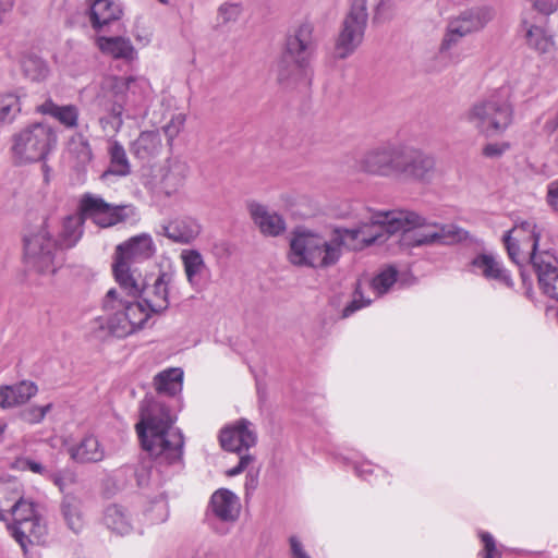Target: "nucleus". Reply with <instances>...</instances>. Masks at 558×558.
<instances>
[{"mask_svg":"<svg viewBox=\"0 0 558 558\" xmlns=\"http://www.w3.org/2000/svg\"><path fill=\"white\" fill-rule=\"evenodd\" d=\"M361 173L409 183H430L435 158L412 145L386 143L364 151L355 161Z\"/></svg>","mask_w":558,"mask_h":558,"instance_id":"f257e3e1","label":"nucleus"},{"mask_svg":"<svg viewBox=\"0 0 558 558\" xmlns=\"http://www.w3.org/2000/svg\"><path fill=\"white\" fill-rule=\"evenodd\" d=\"M174 421L168 408L159 401L145 398L142 402L141 421L135 428L143 449L159 465L182 463L184 437Z\"/></svg>","mask_w":558,"mask_h":558,"instance_id":"f03ea898","label":"nucleus"},{"mask_svg":"<svg viewBox=\"0 0 558 558\" xmlns=\"http://www.w3.org/2000/svg\"><path fill=\"white\" fill-rule=\"evenodd\" d=\"M53 219L49 218L34 233L24 236V262L29 268L41 275H53L65 262V251L70 247V214L61 218L60 240L51 236Z\"/></svg>","mask_w":558,"mask_h":558,"instance_id":"7ed1b4c3","label":"nucleus"},{"mask_svg":"<svg viewBox=\"0 0 558 558\" xmlns=\"http://www.w3.org/2000/svg\"><path fill=\"white\" fill-rule=\"evenodd\" d=\"M417 217L413 214L401 211H380L371 218L361 221L354 228H338L331 234V242L337 243L338 259L342 254V246L352 251L385 241L388 235L399 232L404 223L415 222Z\"/></svg>","mask_w":558,"mask_h":558,"instance_id":"20e7f679","label":"nucleus"},{"mask_svg":"<svg viewBox=\"0 0 558 558\" xmlns=\"http://www.w3.org/2000/svg\"><path fill=\"white\" fill-rule=\"evenodd\" d=\"M463 119L485 136L502 134L513 121L508 89L502 87L475 101L463 113Z\"/></svg>","mask_w":558,"mask_h":558,"instance_id":"39448f33","label":"nucleus"},{"mask_svg":"<svg viewBox=\"0 0 558 558\" xmlns=\"http://www.w3.org/2000/svg\"><path fill=\"white\" fill-rule=\"evenodd\" d=\"M289 259L293 265L328 268L338 262L337 243L330 238L307 230H296L290 241Z\"/></svg>","mask_w":558,"mask_h":558,"instance_id":"423d86ee","label":"nucleus"},{"mask_svg":"<svg viewBox=\"0 0 558 558\" xmlns=\"http://www.w3.org/2000/svg\"><path fill=\"white\" fill-rule=\"evenodd\" d=\"M57 145V133L46 123H33L11 137L10 153L15 165L44 161Z\"/></svg>","mask_w":558,"mask_h":558,"instance_id":"0eeeda50","label":"nucleus"},{"mask_svg":"<svg viewBox=\"0 0 558 558\" xmlns=\"http://www.w3.org/2000/svg\"><path fill=\"white\" fill-rule=\"evenodd\" d=\"M108 331L116 337H126L142 328L148 320V311L138 300L126 301L119 296L116 289H110L102 304Z\"/></svg>","mask_w":558,"mask_h":558,"instance_id":"6e6552de","label":"nucleus"},{"mask_svg":"<svg viewBox=\"0 0 558 558\" xmlns=\"http://www.w3.org/2000/svg\"><path fill=\"white\" fill-rule=\"evenodd\" d=\"M154 253V243L148 234L131 238L116 247L112 265L116 281L120 289L137 292L135 272L131 270V263L149 258Z\"/></svg>","mask_w":558,"mask_h":558,"instance_id":"1a4fd4ad","label":"nucleus"},{"mask_svg":"<svg viewBox=\"0 0 558 558\" xmlns=\"http://www.w3.org/2000/svg\"><path fill=\"white\" fill-rule=\"evenodd\" d=\"M13 522L7 527L11 536L19 543L24 555H27L28 547L45 542L47 527L41 518L37 514L35 505L21 498L13 505V512L10 513Z\"/></svg>","mask_w":558,"mask_h":558,"instance_id":"9d476101","label":"nucleus"},{"mask_svg":"<svg viewBox=\"0 0 558 558\" xmlns=\"http://www.w3.org/2000/svg\"><path fill=\"white\" fill-rule=\"evenodd\" d=\"M136 217L137 211L132 204L112 205L93 194H85L81 198L77 213L80 225L90 219L100 228H109Z\"/></svg>","mask_w":558,"mask_h":558,"instance_id":"9b49d317","label":"nucleus"},{"mask_svg":"<svg viewBox=\"0 0 558 558\" xmlns=\"http://www.w3.org/2000/svg\"><path fill=\"white\" fill-rule=\"evenodd\" d=\"M399 211L413 214L417 217V221L404 223L399 229V232L404 233L403 241L413 246L435 243L450 244L466 238V231L454 225L426 223L425 219L414 211L401 209Z\"/></svg>","mask_w":558,"mask_h":558,"instance_id":"f8f14e48","label":"nucleus"},{"mask_svg":"<svg viewBox=\"0 0 558 558\" xmlns=\"http://www.w3.org/2000/svg\"><path fill=\"white\" fill-rule=\"evenodd\" d=\"M544 230V226L538 225L534 219L517 220L504 235L510 259L518 265L525 260L533 264V257L542 253L537 252V246Z\"/></svg>","mask_w":558,"mask_h":558,"instance_id":"ddd939ff","label":"nucleus"},{"mask_svg":"<svg viewBox=\"0 0 558 558\" xmlns=\"http://www.w3.org/2000/svg\"><path fill=\"white\" fill-rule=\"evenodd\" d=\"M175 276L170 271H162L153 283H144L141 276H135L137 292L133 293L129 289H121L129 296L141 298V303L148 311V318L151 314H159L169 306V290L174 283Z\"/></svg>","mask_w":558,"mask_h":558,"instance_id":"4468645a","label":"nucleus"},{"mask_svg":"<svg viewBox=\"0 0 558 558\" xmlns=\"http://www.w3.org/2000/svg\"><path fill=\"white\" fill-rule=\"evenodd\" d=\"M492 17L490 9L475 8L450 20L440 43L439 52L444 53L449 51L452 47L457 46L463 37L483 29Z\"/></svg>","mask_w":558,"mask_h":558,"instance_id":"2eb2a0df","label":"nucleus"},{"mask_svg":"<svg viewBox=\"0 0 558 558\" xmlns=\"http://www.w3.org/2000/svg\"><path fill=\"white\" fill-rule=\"evenodd\" d=\"M366 0H354L336 44V56L345 59L361 45L367 23Z\"/></svg>","mask_w":558,"mask_h":558,"instance_id":"dca6fc26","label":"nucleus"},{"mask_svg":"<svg viewBox=\"0 0 558 558\" xmlns=\"http://www.w3.org/2000/svg\"><path fill=\"white\" fill-rule=\"evenodd\" d=\"M312 34V26L310 24H303L295 31L293 36L289 37L284 60L282 61L278 73L280 82H284L290 78V72L284 68V64L290 61L293 62L292 73L294 75L305 73L306 62L313 51Z\"/></svg>","mask_w":558,"mask_h":558,"instance_id":"f3484780","label":"nucleus"},{"mask_svg":"<svg viewBox=\"0 0 558 558\" xmlns=\"http://www.w3.org/2000/svg\"><path fill=\"white\" fill-rule=\"evenodd\" d=\"M189 167L180 160H168L153 174L151 189L168 197L175 195L184 185Z\"/></svg>","mask_w":558,"mask_h":558,"instance_id":"a211bd4d","label":"nucleus"},{"mask_svg":"<svg viewBox=\"0 0 558 558\" xmlns=\"http://www.w3.org/2000/svg\"><path fill=\"white\" fill-rule=\"evenodd\" d=\"M533 268L543 293L558 302V257L549 251H542L533 257Z\"/></svg>","mask_w":558,"mask_h":558,"instance_id":"6ab92c4d","label":"nucleus"},{"mask_svg":"<svg viewBox=\"0 0 558 558\" xmlns=\"http://www.w3.org/2000/svg\"><path fill=\"white\" fill-rule=\"evenodd\" d=\"M160 229V233L171 242L187 245L198 238L202 225L192 216H179L163 222Z\"/></svg>","mask_w":558,"mask_h":558,"instance_id":"aec40b11","label":"nucleus"},{"mask_svg":"<svg viewBox=\"0 0 558 558\" xmlns=\"http://www.w3.org/2000/svg\"><path fill=\"white\" fill-rule=\"evenodd\" d=\"M257 436L252 423L241 418L231 426L225 427L220 433V444L229 451L241 452L255 446Z\"/></svg>","mask_w":558,"mask_h":558,"instance_id":"412c9836","label":"nucleus"},{"mask_svg":"<svg viewBox=\"0 0 558 558\" xmlns=\"http://www.w3.org/2000/svg\"><path fill=\"white\" fill-rule=\"evenodd\" d=\"M12 466L17 471H29L43 475L44 477L50 480L62 494H65V489L68 487V478L62 472H51L40 462L25 456L17 457L14 460ZM62 513L64 519L68 521L70 515V504L66 501V495H64L62 502Z\"/></svg>","mask_w":558,"mask_h":558,"instance_id":"4be33fe9","label":"nucleus"},{"mask_svg":"<svg viewBox=\"0 0 558 558\" xmlns=\"http://www.w3.org/2000/svg\"><path fill=\"white\" fill-rule=\"evenodd\" d=\"M210 508L215 517L223 522H235L240 515L239 497L229 489L220 488L210 498Z\"/></svg>","mask_w":558,"mask_h":558,"instance_id":"5701e85b","label":"nucleus"},{"mask_svg":"<svg viewBox=\"0 0 558 558\" xmlns=\"http://www.w3.org/2000/svg\"><path fill=\"white\" fill-rule=\"evenodd\" d=\"M250 215L259 231L269 236H278L286 230L283 218L276 211L269 210L266 206L258 203L248 205Z\"/></svg>","mask_w":558,"mask_h":558,"instance_id":"b1692460","label":"nucleus"},{"mask_svg":"<svg viewBox=\"0 0 558 558\" xmlns=\"http://www.w3.org/2000/svg\"><path fill=\"white\" fill-rule=\"evenodd\" d=\"M96 45L102 54L112 59L132 61L137 52L132 41L123 36H98Z\"/></svg>","mask_w":558,"mask_h":558,"instance_id":"393cba45","label":"nucleus"},{"mask_svg":"<svg viewBox=\"0 0 558 558\" xmlns=\"http://www.w3.org/2000/svg\"><path fill=\"white\" fill-rule=\"evenodd\" d=\"M162 140L157 131H144L130 145L131 154L142 160L149 161L162 150Z\"/></svg>","mask_w":558,"mask_h":558,"instance_id":"a878e982","label":"nucleus"},{"mask_svg":"<svg viewBox=\"0 0 558 558\" xmlns=\"http://www.w3.org/2000/svg\"><path fill=\"white\" fill-rule=\"evenodd\" d=\"M37 386L33 381L22 380L14 385L0 387V408L10 409L26 403L37 393Z\"/></svg>","mask_w":558,"mask_h":558,"instance_id":"bb28decb","label":"nucleus"},{"mask_svg":"<svg viewBox=\"0 0 558 558\" xmlns=\"http://www.w3.org/2000/svg\"><path fill=\"white\" fill-rule=\"evenodd\" d=\"M102 522L108 530L118 535H128L134 530L130 512L124 507L116 504L105 508Z\"/></svg>","mask_w":558,"mask_h":558,"instance_id":"cd10ccee","label":"nucleus"},{"mask_svg":"<svg viewBox=\"0 0 558 558\" xmlns=\"http://www.w3.org/2000/svg\"><path fill=\"white\" fill-rule=\"evenodd\" d=\"M472 266L486 279L496 280L506 286H511L512 280L509 272L501 263L490 254H480L472 260Z\"/></svg>","mask_w":558,"mask_h":558,"instance_id":"c85d7f7f","label":"nucleus"},{"mask_svg":"<svg viewBox=\"0 0 558 558\" xmlns=\"http://www.w3.org/2000/svg\"><path fill=\"white\" fill-rule=\"evenodd\" d=\"M121 15L122 10L113 0H95L90 5V22L96 29L119 20Z\"/></svg>","mask_w":558,"mask_h":558,"instance_id":"c756f323","label":"nucleus"},{"mask_svg":"<svg viewBox=\"0 0 558 558\" xmlns=\"http://www.w3.org/2000/svg\"><path fill=\"white\" fill-rule=\"evenodd\" d=\"M110 156L109 168L102 173V178L110 174L118 177H126L131 173V163L126 156L124 147L117 141L110 143L108 148Z\"/></svg>","mask_w":558,"mask_h":558,"instance_id":"7c9ffc66","label":"nucleus"},{"mask_svg":"<svg viewBox=\"0 0 558 558\" xmlns=\"http://www.w3.org/2000/svg\"><path fill=\"white\" fill-rule=\"evenodd\" d=\"M72 458L81 462H99L105 458V449L96 436L87 435L72 450Z\"/></svg>","mask_w":558,"mask_h":558,"instance_id":"2f4dec72","label":"nucleus"},{"mask_svg":"<svg viewBox=\"0 0 558 558\" xmlns=\"http://www.w3.org/2000/svg\"><path fill=\"white\" fill-rule=\"evenodd\" d=\"M181 259L189 283L193 287L199 284L201 277L206 269L202 254L196 250H183Z\"/></svg>","mask_w":558,"mask_h":558,"instance_id":"473e14b6","label":"nucleus"},{"mask_svg":"<svg viewBox=\"0 0 558 558\" xmlns=\"http://www.w3.org/2000/svg\"><path fill=\"white\" fill-rule=\"evenodd\" d=\"M183 372L180 368H169L157 374L154 378L156 390L159 393L174 396L182 389Z\"/></svg>","mask_w":558,"mask_h":558,"instance_id":"72a5a7b5","label":"nucleus"},{"mask_svg":"<svg viewBox=\"0 0 558 558\" xmlns=\"http://www.w3.org/2000/svg\"><path fill=\"white\" fill-rule=\"evenodd\" d=\"M76 160V169L78 171H85L86 167L93 160L92 148L88 143V136L84 133H77L72 135V159Z\"/></svg>","mask_w":558,"mask_h":558,"instance_id":"f704fd0d","label":"nucleus"},{"mask_svg":"<svg viewBox=\"0 0 558 558\" xmlns=\"http://www.w3.org/2000/svg\"><path fill=\"white\" fill-rule=\"evenodd\" d=\"M22 70L24 75L34 82L43 81L48 74V68L45 61L33 53L23 57Z\"/></svg>","mask_w":558,"mask_h":558,"instance_id":"c9c22d12","label":"nucleus"},{"mask_svg":"<svg viewBox=\"0 0 558 558\" xmlns=\"http://www.w3.org/2000/svg\"><path fill=\"white\" fill-rule=\"evenodd\" d=\"M397 270L393 267H387L381 270L371 282L365 281L376 296H380L389 291L397 281Z\"/></svg>","mask_w":558,"mask_h":558,"instance_id":"e433bc0d","label":"nucleus"},{"mask_svg":"<svg viewBox=\"0 0 558 558\" xmlns=\"http://www.w3.org/2000/svg\"><path fill=\"white\" fill-rule=\"evenodd\" d=\"M20 111L21 106L16 95H0V125L12 123Z\"/></svg>","mask_w":558,"mask_h":558,"instance_id":"4c0bfd02","label":"nucleus"},{"mask_svg":"<svg viewBox=\"0 0 558 558\" xmlns=\"http://www.w3.org/2000/svg\"><path fill=\"white\" fill-rule=\"evenodd\" d=\"M22 498L20 492L8 483H0V520H5L7 513L13 512V505Z\"/></svg>","mask_w":558,"mask_h":558,"instance_id":"58836bf2","label":"nucleus"},{"mask_svg":"<svg viewBox=\"0 0 558 558\" xmlns=\"http://www.w3.org/2000/svg\"><path fill=\"white\" fill-rule=\"evenodd\" d=\"M527 44L541 53L550 52L554 48V41L542 27L532 26L526 34Z\"/></svg>","mask_w":558,"mask_h":558,"instance_id":"ea45409f","label":"nucleus"},{"mask_svg":"<svg viewBox=\"0 0 558 558\" xmlns=\"http://www.w3.org/2000/svg\"><path fill=\"white\" fill-rule=\"evenodd\" d=\"M38 111L51 116L64 126L70 128V106H58L51 99H48L38 107Z\"/></svg>","mask_w":558,"mask_h":558,"instance_id":"a19ab883","label":"nucleus"},{"mask_svg":"<svg viewBox=\"0 0 558 558\" xmlns=\"http://www.w3.org/2000/svg\"><path fill=\"white\" fill-rule=\"evenodd\" d=\"M371 302V299H364L363 281L360 280L356 283L353 300L343 308L342 316L349 317L357 310H361L362 307L369 305Z\"/></svg>","mask_w":558,"mask_h":558,"instance_id":"79ce46f5","label":"nucleus"},{"mask_svg":"<svg viewBox=\"0 0 558 558\" xmlns=\"http://www.w3.org/2000/svg\"><path fill=\"white\" fill-rule=\"evenodd\" d=\"M50 409H51L50 403L46 404L44 407L32 405V407L24 409L21 412V418L26 423L37 424V423H40L45 418L46 414L50 411Z\"/></svg>","mask_w":558,"mask_h":558,"instance_id":"37998d69","label":"nucleus"},{"mask_svg":"<svg viewBox=\"0 0 558 558\" xmlns=\"http://www.w3.org/2000/svg\"><path fill=\"white\" fill-rule=\"evenodd\" d=\"M185 123V116L182 113L174 114L171 120L162 128L168 144L171 145L173 140L180 134Z\"/></svg>","mask_w":558,"mask_h":558,"instance_id":"c03bdc74","label":"nucleus"},{"mask_svg":"<svg viewBox=\"0 0 558 558\" xmlns=\"http://www.w3.org/2000/svg\"><path fill=\"white\" fill-rule=\"evenodd\" d=\"M147 85V81L144 78H135V77H116L113 87L120 92L124 89L134 90L135 87L142 88Z\"/></svg>","mask_w":558,"mask_h":558,"instance_id":"a18cd8bd","label":"nucleus"},{"mask_svg":"<svg viewBox=\"0 0 558 558\" xmlns=\"http://www.w3.org/2000/svg\"><path fill=\"white\" fill-rule=\"evenodd\" d=\"M241 7L236 3H226L219 8V17L222 22H234L241 14Z\"/></svg>","mask_w":558,"mask_h":558,"instance_id":"49530a36","label":"nucleus"},{"mask_svg":"<svg viewBox=\"0 0 558 558\" xmlns=\"http://www.w3.org/2000/svg\"><path fill=\"white\" fill-rule=\"evenodd\" d=\"M509 144L506 142L488 143L483 147L482 154L487 158H499L509 149Z\"/></svg>","mask_w":558,"mask_h":558,"instance_id":"de8ad7c7","label":"nucleus"},{"mask_svg":"<svg viewBox=\"0 0 558 558\" xmlns=\"http://www.w3.org/2000/svg\"><path fill=\"white\" fill-rule=\"evenodd\" d=\"M481 538L482 542L484 543V558H500L496 548L494 537L487 532H482Z\"/></svg>","mask_w":558,"mask_h":558,"instance_id":"09e8293b","label":"nucleus"},{"mask_svg":"<svg viewBox=\"0 0 558 558\" xmlns=\"http://www.w3.org/2000/svg\"><path fill=\"white\" fill-rule=\"evenodd\" d=\"M533 8L544 14H550L558 9V0H527Z\"/></svg>","mask_w":558,"mask_h":558,"instance_id":"8fccbe9b","label":"nucleus"},{"mask_svg":"<svg viewBox=\"0 0 558 558\" xmlns=\"http://www.w3.org/2000/svg\"><path fill=\"white\" fill-rule=\"evenodd\" d=\"M289 543L292 558H311L296 536H291Z\"/></svg>","mask_w":558,"mask_h":558,"instance_id":"3c124183","label":"nucleus"},{"mask_svg":"<svg viewBox=\"0 0 558 558\" xmlns=\"http://www.w3.org/2000/svg\"><path fill=\"white\" fill-rule=\"evenodd\" d=\"M547 203L555 211H558V179L551 181L547 186Z\"/></svg>","mask_w":558,"mask_h":558,"instance_id":"603ef678","label":"nucleus"},{"mask_svg":"<svg viewBox=\"0 0 558 558\" xmlns=\"http://www.w3.org/2000/svg\"><path fill=\"white\" fill-rule=\"evenodd\" d=\"M253 459L254 458L251 454L241 456L238 465L228 470L227 475L228 476L239 475L248 466V464L253 461Z\"/></svg>","mask_w":558,"mask_h":558,"instance_id":"864d4df0","label":"nucleus"},{"mask_svg":"<svg viewBox=\"0 0 558 558\" xmlns=\"http://www.w3.org/2000/svg\"><path fill=\"white\" fill-rule=\"evenodd\" d=\"M257 486V476L254 475V474H251L248 473L246 475V481H245V489L246 492L248 490H254Z\"/></svg>","mask_w":558,"mask_h":558,"instance_id":"5fc2aeb1","label":"nucleus"},{"mask_svg":"<svg viewBox=\"0 0 558 558\" xmlns=\"http://www.w3.org/2000/svg\"><path fill=\"white\" fill-rule=\"evenodd\" d=\"M156 507L162 511V515L160 517L159 521H165L168 517V507L167 504L163 501H160L156 504Z\"/></svg>","mask_w":558,"mask_h":558,"instance_id":"6e6d98bb","label":"nucleus"},{"mask_svg":"<svg viewBox=\"0 0 558 558\" xmlns=\"http://www.w3.org/2000/svg\"><path fill=\"white\" fill-rule=\"evenodd\" d=\"M357 475L367 480V475L372 473V470L368 466H361L356 469Z\"/></svg>","mask_w":558,"mask_h":558,"instance_id":"4d7b16f0","label":"nucleus"},{"mask_svg":"<svg viewBox=\"0 0 558 558\" xmlns=\"http://www.w3.org/2000/svg\"><path fill=\"white\" fill-rule=\"evenodd\" d=\"M71 123H72V129H74L76 126V113H75L73 107H72V120H71Z\"/></svg>","mask_w":558,"mask_h":558,"instance_id":"13d9d810","label":"nucleus"},{"mask_svg":"<svg viewBox=\"0 0 558 558\" xmlns=\"http://www.w3.org/2000/svg\"><path fill=\"white\" fill-rule=\"evenodd\" d=\"M43 170H44V177H45V181L48 182V167L46 165L43 166Z\"/></svg>","mask_w":558,"mask_h":558,"instance_id":"bf43d9fd","label":"nucleus"},{"mask_svg":"<svg viewBox=\"0 0 558 558\" xmlns=\"http://www.w3.org/2000/svg\"><path fill=\"white\" fill-rule=\"evenodd\" d=\"M5 424L0 422V435L4 432Z\"/></svg>","mask_w":558,"mask_h":558,"instance_id":"052dcab7","label":"nucleus"},{"mask_svg":"<svg viewBox=\"0 0 558 558\" xmlns=\"http://www.w3.org/2000/svg\"><path fill=\"white\" fill-rule=\"evenodd\" d=\"M162 4H169V0H158Z\"/></svg>","mask_w":558,"mask_h":558,"instance_id":"680f3d73","label":"nucleus"},{"mask_svg":"<svg viewBox=\"0 0 558 558\" xmlns=\"http://www.w3.org/2000/svg\"><path fill=\"white\" fill-rule=\"evenodd\" d=\"M554 126H558V112H557V116H556V119H555V124Z\"/></svg>","mask_w":558,"mask_h":558,"instance_id":"e2e57ef3","label":"nucleus"},{"mask_svg":"<svg viewBox=\"0 0 558 558\" xmlns=\"http://www.w3.org/2000/svg\"><path fill=\"white\" fill-rule=\"evenodd\" d=\"M64 21H65V23H69L70 17L68 16V14L65 15V20Z\"/></svg>","mask_w":558,"mask_h":558,"instance_id":"0e129e2a","label":"nucleus"},{"mask_svg":"<svg viewBox=\"0 0 558 558\" xmlns=\"http://www.w3.org/2000/svg\"><path fill=\"white\" fill-rule=\"evenodd\" d=\"M53 2H54V4L57 5V4H58V2H59V0H53Z\"/></svg>","mask_w":558,"mask_h":558,"instance_id":"69168bd1","label":"nucleus"}]
</instances>
